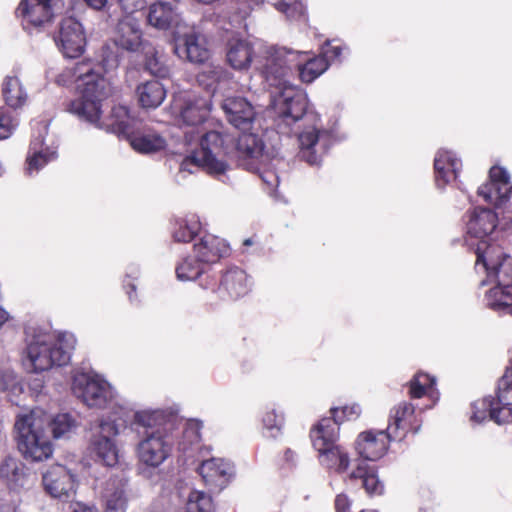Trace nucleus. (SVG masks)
<instances>
[{
    "label": "nucleus",
    "mask_w": 512,
    "mask_h": 512,
    "mask_svg": "<svg viewBox=\"0 0 512 512\" xmlns=\"http://www.w3.org/2000/svg\"><path fill=\"white\" fill-rule=\"evenodd\" d=\"M198 473L211 492H220L232 479L234 467L225 459L212 457L202 461Z\"/></svg>",
    "instance_id": "obj_16"
},
{
    "label": "nucleus",
    "mask_w": 512,
    "mask_h": 512,
    "mask_svg": "<svg viewBox=\"0 0 512 512\" xmlns=\"http://www.w3.org/2000/svg\"><path fill=\"white\" fill-rule=\"evenodd\" d=\"M53 436L60 438L76 427L75 418L69 413L56 415L50 423Z\"/></svg>",
    "instance_id": "obj_49"
},
{
    "label": "nucleus",
    "mask_w": 512,
    "mask_h": 512,
    "mask_svg": "<svg viewBox=\"0 0 512 512\" xmlns=\"http://www.w3.org/2000/svg\"><path fill=\"white\" fill-rule=\"evenodd\" d=\"M338 423L330 416L321 418L314 424L309 432L312 446L315 450H322L337 444L339 440Z\"/></svg>",
    "instance_id": "obj_24"
},
{
    "label": "nucleus",
    "mask_w": 512,
    "mask_h": 512,
    "mask_svg": "<svg viewBox=\"0 0 512 512\" xmlns=\"http://www.w3.org/2000/svg\"><path fill=\"white\" fill-rule=\"evenodd\" d=\"M200 227L197 220L178 219L174 223L173 238L176 242H190L196 237Z\"/></svg>",
    "instance_id": "obj_44"
},
{
    "label": "nucleus",
    "mask_w": 512,
    "mask_h": 512,
    "mask_svg": "<svg viewBox=\"0 0 512 512\" xmlns=\"http://www.w3.org/2000/svg\"><path fill=\"white\" fill-rule=\"evenodd\" d=\"M210 112L209 103L204 98L189 100L181 110V119L188 126L202 124Z\"/></svg>",
    "instance_id": "obj_35"
},
{
    "label": "nucleus",
    "mask_w": 512,
    "mask_h": 512,
    "mask_svg": "<svg viewBox=\"0 0 512 512\" xmlns=\"http://www.w3.org/2000/svg\"><path fill=\"white\" fill-rule=\"evenodd\" d=\"M342 54V48L340 46H334L330 43H326L324 48V56L326 59L336 60L340 58Z\"/></svg>",
    "instance_id": "obj_57"
},
{
    "label": "nucleus",
    "mask_w": 512,
    "mask_h": 512,
    "mask_svg": "<svg viewBox=\"0 0 512 512\" xmlns=\"http://www.w3.org/2000/svg\"><path fill=\"white\" fill-rule=\"evenodd\" d=\"M361 413L362 409L357 403L344 405L342 407L330 408L331 417L338 423L339 426L346 421H353L358 419Z\"/></svg>",
    "instance_id": "obj_48"
},
{
    "label": "nucleus",
    "mask_w": 512,
    "mask_h": 512,
    "mask_svg": "<svg viewBox=\"0 0 512 512\" xmlns=\"http://www.w3.org/2000/svg\"><path fill=\"white\" fill-rule=\"evenodd\" d=\"M17 448L26 460L39 462L48 459L53 452L41 421L33 415H21L14 424Z\"/></svg>",
    "instance_id": "obj_3"
},
{
    "label": "nucleus",
    "mask_w": 512,
    "mask_h": 512,
    "mask_svg": "<svg viewBox=\"0 0 512 512\" xmlns=\"http://www.w3.org/2000/svg\"><path fill=\"white\" fill-rule=\"evenodd\" d=\"M231 142L233 139L229 135L209 131L201 137L200 148L194 151L192 160L209 174H224L228 169L224 157L228 154L227 144Z\"/></svg>",
    "instance_id": "obj_6"
},
{
    "label": "nucleus",
    "mask_w": 512,
    "mask_h": 512,
    "mask_svg": "<svg viewBox=\"0 0 512 512\" xmlns=\"http://www.w3.org/2000/svg\"><path fill=\"white\" fill-rule=\"evenodd\" d=\"M235 148L239 164L251 170L263 154L264 142L256 134L243 132L238 136Z\"/></svg>",
    "instance_id": "obj_21"
},
{
    "label": "nucleus",
    "mask_w": 512,
    "mask_h": 512,
    "mask_svg": "<svg viewBox=\"0 0 512 512\" xmlns=\"http://www.w3.org/2000/svg\"><path fill=\"white\" fill-rule=\"evenodd\" d=\"M284 415L275 408L267 407L262 417L264 429L269 433L268 436L276 437L284 426Z\"/></svg>",
    "instance_id": "obj_47"
},
{
    "label": "nucleus",
    "mask_w": 512,
    "mask_h": 512,
    "mask_svg": "<svg viewBox=\"0 0 512 512\" xmlns=\"http://www.w3.org/2000/svg\"><path fill=\"white\" fill-rule=\"evenodd\" d=\"M112 41L114 46L127 52H136L148 43L143 40L140 24L132 15H125L118 20Z\"/></svg>",
    "instance_id": "obj_17"
},
{
    "label": "nucleus",
    "mask_w": 512,
    "mask_h": 512,
    "mask_svg": "<svg viewBox=\"0 0 512 512\" xmlns=\"http://www.w3.org/2000/svg\"><path fill=\"white\" fill-rule=\"evenodd\" d=\"M202 427L203 423L200 420L190 419L187 421L183 430V438L189 442V445L200 443Z\"/></svg>",
    "instance_id": "obj_51"
},
{
    "label": "nucleus",
    "mask_w": 512,
    "mask_h": 512,
    "mask_svg": "<svg viewBox=\"0 0 512 512\" xmlns=\"http://www.w3.org/2000/svg\"><path fill=\"white\" fill-rule=\"evenodd\" d=\"M336 512H347L350 508V500L345 494H338L334 501Z\"/></svg>",
    "instance_id": "obj_56"
},
{
    "label": "nucleus",
    "mask_w": 512,
    "mask_h": 512,
    "mask_svg": "<svg viewBox=\"0 0 512 512\" xmlns=\"http://www.w3.org/2000/svg\"><path fill=\"white\" fill-rule=\"evenodd\" d=\"M84 1L90 8H92L94 10H102L108 2V0H84Z\"/></svg>",
    "instance_id": "obj_58"
},
{
    "label": "nucleus",
    "mask_w": 512,
    "mask_h": 512,
    "mask_svg": "<svg viewBox=\"0 0 512 512\" xmlns=\"http://www.w3.org/2000/svg\"><path fill=\"white\" fill-rule=\"evenodd\" d=\"M329 66L328 60L323 56H314L303 61L298 58L294 62V69H297L299 78L304 83H311L321 74H323Z\"/></svg>",
    "instance_id": "obj_33"
},
{
    "label": "nucleus",
    "mask_w": 512,
    "mask_h": 512,
    "mask_svg": "<svg viewBox=\"0 0 512 512\" xmlns=\"http://www.w3.org/2000/svg\"><path fill=\"white\" fill-rule=\"evenodd\" d=\"M435 385V377L424 372H417L407 383L408 395L411 399H420L431 394Z\"/></svg>",
    "instance_id": "obj_40"
},
{
    "label": "nucleus",
    "mask_w": 512,
    "mask_h": 512,
    "mask_svg": "<svg viewBox=\"0 0 512 512\" xmlns=\"http://www.w3.org/2000/svg\"><path fill=\"white\" fill-rule=\"evenodd\" d=\"M318 452V459L322 466L337 474H343L348 471L350 465V457L347 450L337 444L327 447Z\"/></svg>",
    "instance_id": "obj_28"
},
{
    "label": "nucleus",
    "mask_w": 512,
    "mask_h": 512,
    "mask_svg": "<svg viewBox=\"0 0 512 512\" xmlns=\"http://www.w3.org/2000/svg\"><path fill=\"white\" fill-rule=\"evenodd\" d=\"M134 420L136 424H139L145 428H147L146 431H152L155 430L154 423H155V415L154 413L147 412V411H140L136 412L134 416Z\"/></svg>",
    "instance_id": "obj_53"
},
{
    "label": "nucleus",
    "mask_w": 512,
    "mask_h": 512,
    "mask_svg": "<svg viewBox=\"0 0 512 512\" xmlns=\"http://www.w3.org/2000/svg\"><path fill=\"white\" fill-rule=\"evenodd\" d=\"M275 8L292 19H298L305 13V6L302 0H280L275 3Z\"/></svg>",
    "instance_id": "obj_50"
},
{
    "label": "nucleus",
    "mask_w": 512,
    "mask_h": 512,
    "mask_svg": "<svg viewBox=\"0 0 512 512\" xmlns=\"http://www.w3.org/2000/svg\"><path fill=\"white\" fill-rule=\"evenodd\" d=\"M56 149L44 146L43 139L36 138L31 141L28 156L26 158L27 172H38L44 166L57 158Z\"/></svg>",
    "instance_id": "obj_29"
},
{
    "label": "nucleus",
    "mask_w": 512,
    "mask_h": 512,
    "mask_svg": "<svg viewBox=\"0 0 512 512\" xmlns=\"http://www.w3.org/2000/svg\"><path fill=\"white\" fill-rule=\"evenodd\" d=\"M475 254L476 267L482 265L491 282L502 287H512V257L499 245L481 240L477 244Z\"/></svg>",
    "instance_id": "obj_5"
},
{
    "label": "nucleus",
    "mask_w": 512,
    "mask_h": 512,
    "mask_svg": "<svg viewBox=\"0 0 512 512\" xmlns=\"http://www.w3.org/2000/svg\"><path fill=\"white\" fill-rule=\"evenodd\" d=\"M0 478L10 490H19L28 483L25 466L13 457H6L0 464Z\"/></svg>",
    "instance_id": "obj_27"
},
{
    "label": "nucleus",
    "mask_w": 512,
    "mask_h": 512,
    "mask_svg": "<svg viewBox=\"0 0 512 512\" xmlns=\"http://www.w3.org/2000/svg\"><path fill=\"white\" fill-rule=\"evenodd\" d=\"M457 161L449 153H439L434 159L435 181L443 188L455 177Z\"/></svg>",
    "instance_id": "obj_37"
},
{
    "label": "nucleus",
    "mask_w": 512,
    "mask_h": 512,
    "mask_svg": "<svg viewBox=\"0 0 512 512\" xmlns=\"http://www.w3.org/2000/svg\"><path fill=\"white\" fill-rule=\"evenodd\" d=\"M8 320V313L0 307V327Z\"/></svg>",
    "instance_id": "obj_64"
},
{
    "label": "nucleus",
    "mask_w": 512,
    "mask_h": 512,
    "mask_svg": "<svg viewBox=\"0 0 512 512\" xmlns=\"http://www.w3.org/2000/svg\"><path fill=\"white\" fill-rule=\"evenodd\" d=\"M144 0H118L122 10L125 11L126 15H131L133 12L143 8Z\"/></svg>",
    "instance_id": "obj_55"
},
{
    "label": "nucleus",
    "mask_w": 512,
    "mask_h": 512,
    "mask_svg": "<svg viewBox=\"0 0 512 512\" xmlns=\"http://www.w3.org/2000/svg\"><path fill=\"white\" fill-rule=\"evenodd\" d=\"M282 97L279 110L280 116L286 124L295 123L306 115L308 99L305 94L300 91L285 90Z\"/></svg>",
    "instance_id": "obj_23"
},
{
    "label": "nucleus",
    "mask_w": 512,
    "mask_h": 512,
    "mask_svg": "<svg viewBox=\"0 0 512 512\" xmlns=\"http://www.w3.org/2000/svg\"><path fill=\"white\" fill-rule=\"evenodd\" d=\"M5 374L0 373V391H6L8 389V383L4 381Z\"/></svg>",
    "instance_id": "obj_63"
},
{
    "label": "nucleus",
    "mask_w": 512,
    "mask_h": 512,
    "mask_svg": "<svg viewBox=\"0 0 512 512\" xmlns=\"http://www.w3.org/2000/svg\"><path fill=\"white\" fill-rule=\"evenodd\" d=\"M142 52L145 54L144 67L150 74L159 78L169 76L170 69L163 54H159L150 43L144 45Z\"/></svg>",
    "instance_id": "obj_36"
},
{
    "label": "nucleus",
    "mask_w": 512,
    "mask_h": 512,
    "mask_svg": "<svg viewBox=\"0 0 512 512\" xmlns=\"http://www.w3.org/2000/svg\"><path fill=\"white\" fill-rule=\"evenodd\" d=\"M147 21L158 29H169L178 22V13L169 2H156L149 7Z\"/></svg>",
    "instance_id": "obj_31"
},
{
    "label": "nucleus",
    "mask_w": 512,
    "mask_h": 512,
    "mask_svg": "<svg viewBox=\"0 0 512 512\" xmlns=\"http://www.w3.org/2000/svg\"><path fill=\"white\" fill-rule=\"evenodd\" d=\"M197 280L203 289L211 290L218 294L219 279L211 273L210 269H205Z\"/></svg>",
    "instance_id": "obj_52"
},
{
    "label": "nucleus",
    "mask_w": 512,
    "mask_h": 512,
    "mask_svg": "<svg viewBox=\"0 0 512 512\" xmlns=\"http://www.w3.org/2000/svg\"><path fill=\"white\" fill-rule=\"evenodd\" d=\"M511 287L495 285L486 294L487 305L495 311L512 310Z\"/></svg>",
    "instance_id": "obj_42"
},
{
    "label": "nucleus",
    "mask_w": 512,
    "mask_h": 512,
    "mask_svg": "<svg viewBox=\"0 0 512 512\" xmlns=\"http://www.w3.org/2000/svg\"><path fill=\"white\" fill-rule=\"evenodd\" d=\"M113 44H105L100 50L99 63L92 59H83L71 67H66L56 77L61 86L75 84L80 96L66 105V110L79 119L100 127L102 100L106 97V79L104 72L116 69L120 63V54Z\"/></svg>",
    "instance_id": "obj_1"
},
{
    "label": "nucleus",
    "mask_w": 512,
    "mask_h": 512,
    "mask_svg": "<svg viewBox=\"0 0 512 512\" xmlns=\"http://www.w3.org/2000/svg\"><path fill=\"white\" fill-rule=\"evenodd\" d=\"M72 512H99L95 507H90L82 503H76Z\"/></svg>",
    "instance_id": "obj_60"
},
{
    "label": "nucleus",
    "mask_w": 512,
    "mask_h": 512,
    "mask_svg": "<svg viewBox=\"0 0 512 512\" xmlns=\"http://www.w3.org/2000/svg\"><path fill=\"white\" fill-rule=\"evenodd\" d=\"M72 346L64 341V335L54 340L37 339L26 347L27 359L33 372H43L54 366H65L70 362Z\"/></svg>",
    "instance_id": "obj_4"
},
{
    "label": "nucleus",
    "mask_w": 512,
    "mask_h": 512,
    "mask_svg": "<svg viewBox=\"0 0 512 512\" xmlns=\"http://www.w3.org/2000/svg\"><path fill=\"white\" fill-rule=\"evenodd\" d=\"M422 426V419L416 414L415 406L402 401L391 408L387 430L396 441L403 440L408 433H417Z\"/></svg>",
    "instance_id": "obj_11"
},
{
    "label": "nucleus",
    "mask_w": 512,
    "mask_h": 512,
    "mask_svg": "<svg viewBox=\"0 0 512 512\" xmlns=\"http://www.w3.org/2000/svg\"><path fill=\"white\" fill-rule=\"evenodd\" d=\"M300 56V53L286 50L285 48L275 49L265 58L261 73L270 85H285L286 77L292 72L294 62Z\"/></svg>",
    "instance_id": "obj_12"
},
{
    "label": "nucleus",
    "mask_w": 512,
    "mask_h": 512,
    "mask_svg": "<svg viewBox=\"0 0 512 512\" xmlns=\"http://www.w3.org/2000/svg\"><path fill=\"white\" fill-rule=\"evenodd\" d=\"M176 51L184 54L187 60L193 63H203L209 58V50L200 44L195 33L186 34L183 46H177Z\"/></svg>",
    "instance_id": "obj_38"
},
{
    "label": "nucleus",
    "mask_w": 512,
    "mask_h": 512,
    "mask_svg": "<svg viewBox=\"0 0 512 512\" xmlns=\"http://www.w3.org/2000/svg\"><path fill=\"white\" fill-rule=\"evenodd\" d=\"M90 449L104 465L112 467L117 464L118 450L109 436L95 435L91 440Z\"/></svg>",
    "instance_id": "obj_32"
},
{
    "label": "nucleus",
    "mask_w": 512,
    "mask_h": 512,
    "mask_svg": "<svg viewBox=\"0 0 512 512\" xmlns=\"http://www.w3.org/2000/svg\"><path fill=\"white\" fill-rule=\"evenodd\" d=\"M112 118H115L109 126L115 133L126 136L134 150L140 153H154L166 147V141L157 134L135 135L131 126L129 110L124 106L112 109Z\"/></svg>",
    "instance_id": "obj_7"
},
{
    "label": "nucleus",
    "mask_w": 512,
    "mask_h": 512,
    "mask_svg": "<svg viewBox=\"0 0 512 512\" xmlns=\"http://www.w3.org/2000/svg\"><path fill=\"white\" fill-rule=\"evenodd\" d=\"M228 245L219 237L206 234L193 246V253L206 266L216 263L228 253Z\"/></svg>",
    "instance_id": "obj_26"
},
{
    "label": "nucleus",
    "mask_w": 512,
    "mask_h": 512,
    "mask_svg": "<svg viewBox=\"0 0 512 512\" xmlns=\"http://www.w3.org/2000/svg\"><path fill=\"white\" fill-rule=\"evenodd\" d=\"M229 73L221 66H207L197 74L196 80L207 91H214L216 85L227 79Z\"/></svg>",
    "instance_id": "obj_43"
},
{
    "label": "nucleus",
    "mask_w": 512,
    "mask_h": 512,
    "mask_svg": "<svg viewBox=\"0 0 512 512\" xmlns=\"http://www.w3.org/2000/svg\"><path fill=\"white\" fill-rule=\"evenodd\" d=\"M498 214L489 208H475L467 223V232L472 237L484 239L497 227Z\"/></svg>",
    "instance_id": "obj_25"
},
{
    "label": "nucleus",
    "mask_w": 512,
    "mask_h": 512,
    "mask_svg": "<svg viewBox=\"0 0 512 512\" xmlns=\"http://www.w3.org/2000/svg\"><path fill=\"white\" fill-rule=\"evenodd\" d=\"M253 45L246 39L231 37L226 44L227 63L235 70L250 68L254 57Z\"/></svg>",
    "instance_id": "obj_22"
},
{
    "label": "nucleus",
    "mask_w": 512,
    "mask_h": 512,
    "mask_svg": "<svg viewBox=\"0 0 512 512\" xmlns=\"http://www.w3.org/2000/svg\"><path fill=\"white\" fill-rule=\"evenodd\" d=\"M228 121L236 128L247 130L255 119V110L243 97H227L222 103Z\"/></svg>",
    "instance_id": "obj_20"
},
{
    "label": "nucleus",
    "mask_w": 512,
    "mask_h": 512,
    "mask_svg": "<svg viewBox=\"0 0 512 512\" xmlns=\"http://www.w3.org/2000/svg\"><path fill=\"white\" fill-rule=\"evenodd\" d=\"M125 289L129 299L132 300V294L136 292V285L134 283L128 282L125 284Z\"/></svg>",
    "instance_id": "obj_61"
},
{
    "label": "nucleus",
    "mask_w": 512,
    "mask_h": 512,
    "mask_svg": "<svg viewBox=\"0 0 512 512\" xmlns=\"http://www.w3.org/2000/svg\"><path fill=\"white\" fill-rule=\"evenodd\" d=\"M55 41L65 57H80L86 45V37L81 23L74 17L62 19Z\"/></svg>",
    "instance_id": "obj_14"
},
{
    "label": "nucleus",
    "mask_w": 512,
    "mask_h": 512,
    "mask_svg": "<svg viewBox=\"0 0 512 512\" xmlns=\"http://www.w3.org/2000/svg\"><path fill=\"white\" fill-rule=\"evenodd\" d=\"M330 139L327 130L315 126L303 130L298 135L299 157L310 165L318 164L321 155L328 150Z\"/></svg>",
    "instance_id": "obj_15"
},
{
    "label": "nucleus",
    "mask_w": 512,
    "mask_h": 512,
    "mask_svg": "<svg viewBox=\"0 0 512 512\" xmlns=\"http://www.w3.org/2000/svg\"><path fill=\"white\" fill-rule=\"evenodd\" d=\"M250 12L251 8L245 0H227L221 10L222 16L233 27H240Z\"/></svg>",
    "instance_id": "obj_39"
},
{
    "label": "nucleus",
    "mask_w": 512,
    "mask_h": 512,
    "mask_svg": "<svg viewBox=\"0 0 512 512\" xmlns=\"http://www.w3.org/2000/svg\"><path fill=\"white\" fill-rule=\"evenodd\" d=\"M392 441L395 440L387 429L363 431L355 441V450L362 460L356 463L347 478L352 485L364 489L370 497L383 495L385 485L379 478L377 466L366 461L381 459Z\"/></svg>",
    "instance_id": "obj_2"
},
{
    "label": "nucleus",
    "mask_w": 512,
    "mask_h": 512,
    "mask_svg": "<svg viewBox=\"0 0 512 512\" xmlns=\"http://www.w3.org/2000/svg\"><path fill=\"white\" fill-rule=\"evenodd\" d=\"M172 449V436L166 429L157 427L145 432V437L138 443L137 456L145 466L157 468L170 457Z\"/></svg>",
    "instance_id": "obj_9"
},
{
    "label": "nucleus",
    "mask_w": 512,
    "mask_h": 512,
    "mask_svg": "<svg viewBox=\"0 0 512 512\" xmlns=\"http://www.w3.org/2000/svg\"><path fill=\"white\" fill-rule=\"evenodd\" d=\"M56 5L55 0H21L15 9V16L23 29L31 33L53 21Z\"/></svg>",
    "instance_id": "obj_10"
},
{
    "label": "nucleus",
    "mask_w": 512,
    "mask_h": 512,
    "mask_svg": "<svg viewBox=\"0 0 512 512\" xmlns=\"http://www.w3.org/2000/svg\"><path fill=\"white\" fill-rule=\"evenodd\" d=\"M206 268L207 266L194 254V256L184 258L176 266L175 272L179 280L191 281L197 280Z\"/></svg>",
    "instance_id": "obj_41"
},
{
    "label": "nucleus",
    "mask_w": 512,
    "mask_h": 512,
    "mask_svg": "<svg viewBox=\"0 0 512 512\" xmlns=\"http://www.w3.org/2000/svg\"><path fill=\"white\" fill-rule=\"evenodd\" d=\"M100 428L102 432H109L112 435H116L118 433V429L114 423L111 422H101Z\"/></svg>",
    "instance_id": "obj_59"
},
{
    "label": "nucleus",
    "mask_w": 512,
    "mask_h": 512,
    "mask_svg": "<svg viewBox=\"0 0 512 512\" xmlns=\"http://www.w3.org/2000/svg\"><path fill=\"white\" fill-rule=\"evenodd\" d=\"M0 512H17V508L13 504L0 505Z\"/></svg>",
    "instance_id": "obj_62"
},
{
    "label": "nucleus",
    "mask_w": 512,
    "mask_h": 512,
    "mask_svg": "<svg viewBox=\"0 0 512 512\" xmlns=\"http://www.w3.org/2000/svg\"><path fill=\"white\" fill-rule=\"evenodd\" d=\"M72 390L88 407L103 408L111 397L107 382L91 378L87 374H80L74 378Z\"/></svg>",
    "instance_id": "obj_13"
},
{
    "label": "nucleus",
    "mask_w": 512,
    "mask_h": 512,
    "mask_svg": "<svg viewBox=\"0 0 512 512\" xmlns=\"http://www.w3.org/2000/svg\"><path fill=\"white\" fill-rule=\"evenodd\" d=\"M136 94L141 107L155 109L166 98V89L158 80H150L138 85Z\"/></svg>",
    "instance_id": "obj_30"
},
{
    "label": "nucleus",
    "mask_w": 512,
    "mask_h": 512,
    "mask_svg": "<svg viewBox=\"0 0 512 512\" xmlns=\"http://www.w3.org/2000/svg\"><path fill=\"white\" fill-rule=\"evenodd\" d=\"M186 509L187 512H213V500L205 492L193 490L189 494Z\"/></svg>",
    "instance_id": "obj_45"
},
{
    "label": "nucleus",
    "mask_w": 512,
    "mask_h": 512,
    "mask_svg": "<svg viewBox=\"0 0 512 512\" xmlns=\"http://www.w3.org/2000/svg\"><path fill=\"white\" fill-rule=\"evenodd\" d=\"M19 124L16 110L0 107V140L8 139Z\"/></svg>",
    "instance_id": "obj_46"
},
{
    "label": "nucleus",
    "mask_w": 512,
    "mask_h": 512,
    "mask_svg": "<svg viewBox=\"0 0 512 512\" xmlns=\"http://www.w3.org/2000/svg\"><path fill=\"white\" fill-rule=\"evenodd\" d=\"M478 195L496 209H503V214H512V185L507 171L500 166H493L489 179L477 191Z\"/></svg>",
    "instance_id": "obj_8"
},
{
    "label": "nucleus",
    "mask_w": 512,
    "mask_h": 512,
    "mask_svg": "<svg viewBox=\"0 0 512 512\" xmlns=\"http://www.w3.org/2000/svg\"><path fill=\"white\" fill-rule=\"evenodd\" d=\"M43 484L45 490L55 498H68L75 487L73 475L60 464L51 466L43 474Z\"/></svg>",
    "instance_id": "obj_19"
},
{
    "label": "nucleus",
    "mask_w": 512,
    "mask_h": 512,
    "mask_svg": "<svg viewBox=\"0 0 512 512\" xmlns=\"http://www.w3.org/2000/svg\"><path fill=\"white\" fill-rule=\"evenodd\" d=\"M250 291V279L246 271L238 266H230L221 271L218 297L222 300H238Z\"/></svg>",
    "instance_id": "obj_18"
},
{
    "label": "nucleus",
    "mask_w": 512,
    "mask_h": 512,
    "mask_svg": "<svg viewBox=\"0 0 512 512\" xmlns=\"http://www.w3.org/2000/svg\"><path fill=\"white\" fill-rule=\"evenodd\" d=\"M126 506V499L122 493L115 492L111 494L106 501L107 510L119 511Z\"/></svg>",
    "instance_id": "obj_54"
},
{
    "label": "nucleus",
    "mask_w": 512,
    "mask_h": 512,
    "mask_svg": "<svg viewBox=\"0 0 512 512\" xmlns=\"http://www.w3.org/2000/svg\"><path fill=\"white\" fill-rule=\"evenodd\" d=\"M2 95L6 103L5 107L13 110L22 108L27 101V93L20 80L15 76L5 77L2 84Z\"/></svg>",
    "instance_id": "obj_34"
}]
</instances>
